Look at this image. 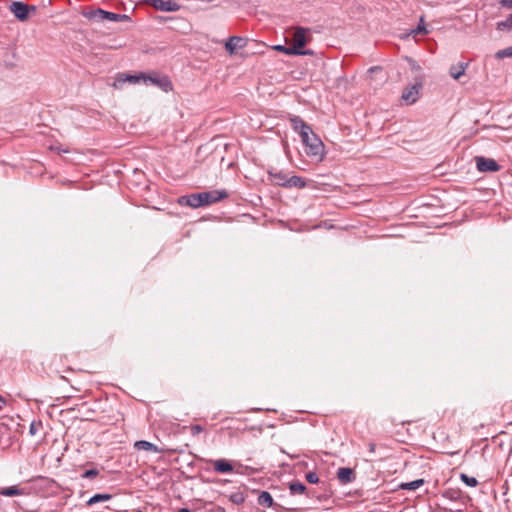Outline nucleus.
I'll return each instance as SVG.
<instances>
[{"label":"nucleus","instance_id":"obj_18","mask_svg":"<svg viewBox=\"0 0 512 512\" xmlns=\"http://www.w3.org/2000/svg\"><path fill=\"white\" fill-rule=\"evenodd\" d=\"M467 66V63H459L458 65L451 66L449 69L450 76L458 80L462 75H464Z\"/></svg>","mask_w":512,"mask_h":512},{"label":"nucleus","instance_id":"obj_1","mask_svg":"<svg viewBox=\"0 0 512 512\" xmlns=\"http://www.w3.org/2000/svg\"><path fill=\"white\" fill-rule=\"evenodd\" d=\"M227 197L228 193L226 190H212L181 196L178 200V203L182 206L199 208L217 203Z\"/></svg>","mask_w":512,"mask_h":512},{"label":"nucleus","instance_id":"obj_24","mask_svg":"<svg viewBox=\"0 0 512 512\" xmlns=\"http://www.w3.org/2000/svg\"><path fill=\"white\" fill-rule=\"evenodd\" d=\"M495 57L497 59L511 58L512 57V46L497 51L495 54Z\"/></svg>","mask_w":512,"mask_h":512},{"label":"nucleus","instance_id":"obj_34","mask_svg":"<svg viewBox=\"0 0 512 512\" xmlns=\"http://www.w3.org/2000/svg\"><path fill=\"white\" fill-rule=\"evenodd\" d=\"M37 7L35 5H28L27 4V14L29 15L30 12H36Z\"/></svg>","mask_w":512,"mask_h":512},{"label":"nucleus","instance_id":"obj_14","mask_svg":"<svg viewBox=\"0 0 512 512\" xmlns=\"http://www.w3.org/2000/svg\"><path fill=\"white\" fill-rule=\"evenodd\" d=\"M134 448L139 451L144 450V451L153 452V453H161L162 452V450L160 448H158V446H156L155 444H153L149 441H146V440L136 441L134 443Z\"/></svg>","mask_w":512,"mask_h":512},{"label":"nucleus","instance_id":"obj_22","mask_svg":"<svg viewBox=\"0 0 512 512\" xmlns=\"http://www.w3.org/2000/svg\"><path fill=\"white\" fill-rule=\"evenodd\" d=\"M111 498H112L111 494H107V493L95 494L91 498H89V500L87 501V505L88 506H92V505H94L96 503H99V502L108 501Z\"/></svg>","mask_w":512,"mask_h":512},{"label":"nucleus","instance_id":"obj_5","mask_svg":"<svg viewBox=\"0 0 512 512\" xmlns=\"http://www.w3.org/2000/svg\"><path fill=\"white\" fill-rule=\"evenodd\" d=\"M306 32L307 29L298 27L296 28L293 38H292V50L290 52L292 53H301V49L306 45L307 38H306Z\"/></svg>","mask_w":512,"mask_h":512},{"label":"nucleus","instance_id":"obj_20","mask_svg":"<svg viewBox=\"0 0 512 512\" xmlns=\"http://www.w3.org/2000/svg\"><path fill=\"white\" fill-rule=\"evenodd\" d=\"M424 479H416L411 482H404L398 485L399 489L402 490H416L424 484Z\"/></svg>","mask_w":512,"mask_h":512},{"label":"nucleus","instance_id":"obj_32","mask_svg":"<svg viewBox=\"0 0 512 512\" xmlns=\"http://www.w3.org/2000/svg\"><path fill=\"white\" fill-rule=\"evenodd\" d=\"M413 33H427V30L424 25L419 24L418 27L415 30H413Z\"/></svg>","mask_w":512,"mask_h":512},{"label":"nucleus","instance_id":"obj_35","mask_svg":"<svg viewBox=\"0 0 512 512\" xmlns=\"http://www.w3.org/2000/svg\"><path fill=\"white\" fill-rule=\"evenodd\" d=\"M138 79H139V77H137V76H127V77H126V80H127V81H129V82H134V83H135V82H137V81H138Z\"/></svg>","mask_w":512,"mask_h":512},{"label":"nucleus","instance_id":"obj_3","mask_svg":"<svg viewBox=\"0 0 512 512\" xmlns=\"http://www.w3.org/2000/svg\"><path fill=\"white\" fill-rule=\"evenodd\" d=\"M83 16L90 20L95 21H113V22H120V21H129L130 17L126 14H116L113 12L105 11L103 9H95L90 10L87 12H83Z\"/></svg>","mask_w":512,"mask_h":512},{"label":"nucleus","instance_id":"obj_21","mask_svg":"<svg viewBox=\"0 0 512 512\" xmlns=\"http://www.w3.org/2000/svg\"><path fill=\"white\" fill-rule=\"evenodd\" d=\"M289 490L292 495H300L304 494L307 488L303 483L295 481L289 484Z\"/></svg>","mask_w":512,"mask_h":512},{"label":"nucleus","instance_id":"obj_9","mask_svg":"<svg viewBox=\"0 0 512 512\" xmlns=\"http://www.w3.org/2000/svg\"><path fill=\"white\" fill-rule=\"evenodd\" d=\"M291 125L293 129L299 133L301 138H305L307 140V133L311 132V127L299 116H294L290 118Z\"/></svg>","mask_w":512,"mask_h":512},{"label":"nucleus","instance_id":"obj_6","mask_svg":"<svg viewBox=\"0 0 512 512\" xmlns=\"http://www.w3.org/2000/svg\"><path fill=\"white\" fill-rule=\"evenodd\" d=\"M422 88V82L418 81L413 85L407 86L402 92V100L407 104H413L417 101L420 89Z\"/></svg>","mask_w":512,"mask_h":512},{"label":"nucleus","instance_id":"obj_30","mask_svg":"<svg viewBox=\"0 0 512 512\" xmlns=\"http://www.w3.org/2000/svg\"><path fill=\"white\" fill-rule=\"evenodd\" d=\"M203 430H204V429H203V427H202V426H200V425H193V426L191 427V434H192L193 436H196V435H198L199 433L203 432Z\"/></svg>","mask_w":512,"mask_h":512},{"label":"nucleus","instance_id":"obj_38","mask_svg":"<svg viewBox=\"0 0 512 512\" xmlns=\"http://www.w3.org/2000/svg\"><path fill=\"white\" fill-rule=\"evenodd\" d=\"M29 431L32 435H34L36 433V428H35L34 424H31Z\"/></svg>","mask_w":512,"mask_h":512},{"label":"nucleus","instance_id":"obj_12","mask_svg":"<svg viewBox=\"0 0 512 512\" xmlns=\"http://www.w3.org/2000/svg\"><path fill=\"white\" fill-rule=\"evenodd\" d=\"M268 176L270 181L277 186L284 187L286 186V183L288 182L289 174L283 172V171H269Z\"/></svg>","mask_w":512,"mask_h":512},{"label":"nucleus","instance_id":"obj_13","mask_svg":"<svg viewBox=\"0 0 512 512\" xmlns=\"http://www.w3.org/2000/svg\"><path fill=\"white\" fill-rule=\"evenodd\" d=\"M245 39L238 36H232L225 44L226 50L233 54L237 48H243L245 46Z\"/></svg>","mask_w":512,"mask_h":512},{"label":"nucleus","instance_id":"obj_27","mask_svg":"<svg viewBox=\"0 0 512 512\" xmlns=\"http://www.w3.org/2000/svg\"><path fill=\"white\" fill-rule=\"evenodd\" d=\"M230 500L234 503V504H241L244 502V497L241 493H233L230 495Z\"/></svg>","mask_w":512,"mask_h":512},{"label":"nucleus","instance_id":"obj_7","mask_svg":"<svg viewBox=\"0 0 512 512\" xmlns=\"http://www.w3.org/2000/svg\"><path fill=\"white\" fill-rule=\"evenodd\" d=\"M10 12L21 22L28 20L27 4L21 1H12L9 5Z\"/></svg>","mask_w":512,"mask_h":512},{"label":"nucleus","instance_id":"obj_4","mask_svg":"<svg viewBox=\"0 0 512 512\" xmlns=\"http://www.w3.org/2000/svg\"><path fill=\"white\" fill-rule=\"evenodd\" d=\"M476 168L481 173L497 172L501 166L492 158L484 156H475Z\"/></svg>","mask_w":512,"mask_h":512},{"label":"nucleus","instance_id":"obj_31","mask_svg":"<svg viewBox=\"0 0 512 512\" xmlns=\"http://www.w3.org/2000/svg\"><path fill=\"white\" fill-rule=\"evenodd\" d=\"M499 4L503 8L512 9V0H500Z\"/></svg>","mask_w":512,"mask_h":512},{"label":"nucleus","instance_id":"obj_15","mask_svg":"<svg viewBox=\"0 0 512 512\" xmlns=\"http://www.w3.org/2000/svg\"><path fill=\"white\" fill-rule=\"evenodd\" d=\"M307 186L306 179L297 176V175H289L288 182L286 183L285 188H299L303 189Z\"/></svg>","mask_w":512,"mask_h":512},{"label":"nucleus","instance_id":"obj_29","mask_svg":"<svg viewBox=\"0 0 512 512\" xmlns=\"http://www.w3.org/2000/svg\"><path fill=\"white\" fill-rule=\"evenodd\" d=\"M275 50L277 51H280V52H283L287 55H294L295 53H292L290 52L292 50V46L291 47H286V46H283V45H276L274 47Z\"/></svg>","mask_w":512,"mask_h":512},{"label":"nucleus","instance_id":"obj_2","mask_svg":"<svg viewBox=\"0 0 512 512\" xmlns=\"http://www.w3.org/2000/svg\"><path fill=\"white\" fill-rule=\"evenodd\" d=\"M308 138H301L303 144L305 145V153L309 157H313L317 160H322L324 156V144L321 139L313 132L307 133Z\"/></svg>","mask_w":512,"mask_h":512},{"label":"nucleus","instance_id":"obj_23","mask_svg":"<svg viewBox=\"0 0 512 512\" xmlns=\"http://www.w3.org/2000/svg\"><path fill=\"white\" fill-rule=\"evenodd\" d=\"M460 479L469 487H476L478 485V480L475 477L468 476L467 474L461 473Z\"/></svg>","mask_w":512,"mask_h":512},{"label":"nucleus","instance_id":"obj_19","mask_svg":"<svg viewBox=\"0 0 512 512\" xmlns=\"http://www.w3.org/2000/svg\"><path fill=\"white\" fill-rule=\"evenodd\" d=\"M259 505L263 507H272L274 505V500L272 495L267 491H262L257 499Z\"/></svg>","mask_w":512,"mask_h":512},{"label":"nucleus","instance_id":"obj_28","mask_svg":"<svg viewBox=\"0 0 512 512\" xmlns=\"http://www.w3.org/2000/svg\"><path fill=\"white\" fill-rule=\"evenodd\" d=\"M98 474L99 471L97 469H89L82 474V478L92 479L95 478Z\"/></svg>","mask_w":512,"mask_h":512},{"label":"nucleus","instance_id":"obj_16","mask_svg":"<svg viewBox=\"0 0 512 512\" xmlns=\"http://www.w3.org/2000/svg\"><path fill=\"white\" fill-rule=\"evenodd\" d=\"M213 468L218 473H230L233 471V466L225 459L214 460Z\"/></svg>","mask_w":512,"mask_h":512},{"label":"nucleus","instance_id":"obj_8","mask_svg":"<svg viewBox=\"0 0 512 512\" xmlns=\"http://www.w3.org/2000/svg\"><path fill=\"white\" fill-rule=\"evenodd\" d=\"M145 80V82H150L153 85L160 87L163 91L168 92L172 90V83L170 79L166 76H149L146 77L144 75L140 76Z\"/></svg>","mask_w":512,"mask_h":512},{"label":"nucleus","instance_id":"obj_33","mask_svg":"<svg viewBox=\"0 0 512 512\" xmlns=\"http://www.w3.org/2000/svg\"><path fill=\"white\" fill-rule=\"evenodd\" d=\"M314 52L312 50H303L301 49V53H296L295 55H313Z\"/></svg>","mask_w":512,"mask_h":512},{"label":"nucleus","instance_id":"obj_39","mask_svg":"<svg viewBox=\"0 0 512 512\" xmlns=\"http://www.w3.org/2000/svg\"><path fill=\"white\" fill-rule=\"evenodd\" d=\"M178 512H192V511L188 508H181L178 510Z\"/></svg>","mask_w":512,"mask_h":512},{"label":"nucleus","instance_id":"obj_10","mask_svg":"<svg viewBox=\"0 0 512 512\" xmlns=\"http://www.w3.org/2000/svg\"><path fill=\"white\" fill-rule=\"evenodd\" d=\"M151 6L160 11L175 12L180 9V5L172 0H149Z\"/></svg>","mask_w":512,"mask_h":512},{"label":"nucleus","instance_id":"obj_25","mask_svg":"<svg viewBox=\"0 0 512 512\" xmlns=\"http://www.w3.org/2000/svg\"><path fill=\"white\" fill-rule=\"evenodd\" d=\"M497 29L498 30H511L512 29V23H511V19H510V16L503 20V21H500L497 23Z\"/></svg>","mask_w":512,"mask_h":512},{"label":"nucleus","instance_id":"obj_36","mask_svg":"<svg viewBox=\"0 0 512 512\" xmlns=\"http://www.w3.org/2000/svg\"><path fill=\"white\" fill-rule=\"evenodd\" d=\"M369 452L371 453H374L375 452V449H376V444L375 443H369Z\"/></svg>","mask_w":512,"mask_h":512},{"label":"nucleus","instance_id":"obj_11","mask_svg":"<svg viewBox=\"0 0 512 512\" xmlns=\"http://www.w3.org/2000/svg\"><path fill=\"white\" fill-rule=\"evenodd\" d=\"M337 478L341 484H348L355 480L356 474L351 468L341 467L337 471Z\"/></svg>","mask_w":512,"mask_h":512},{"label":"nucleus","instance_id":"obj_26","mask_svg":"<svg viewBox=\"0 0 512 512\" xmlns=\"http://www.w3.org/2000/svg\"><path fill=\"white\" fill-rule=\"evenodd\" d=\"M305 478H306L307 482H309L311 484H317L319 482V477H318L317 473L314 471H310V472L306 473Z\"/></svg>","mask_w":512,"mask_h":512},{"label":"nucleus","instance_id":"obj_37","mask_svg":"<svg viewBox=\"0 0 512 512\" xmlns=\"http://www.w3.org/2000/svg\"><path fill=\"white\" fill-rule=\"evenodd\" d=\"M5 404H6V400L0 395V411L3 409Z\"/></svg>","mask_w":512,"mask_h":512},{"label":"nucleus","instance_id":"obj_17","mask_svg":"<svg viewBox=\"0 0 512 512\" xmlns=\"http://www.w3.org/2000/svg\"><path fill=\"white\" fill-rule=\"evenodd\" d=\"M24 494H25L24 489H21L18 486L4 487V488L0 489V495L6 496V497H13V496H19V495H24Z\"/></svg>","mask_w":512,"mask_h":512}]
</instances>
